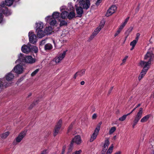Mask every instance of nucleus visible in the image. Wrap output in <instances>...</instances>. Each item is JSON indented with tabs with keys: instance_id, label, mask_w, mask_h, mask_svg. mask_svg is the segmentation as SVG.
Wrapping results in <instances>:
<instances>
[{
	"instance_id": "f257e3e1",
	"label": "nucleus",
	"mask_w": 154,
	"mask_h": 154,
	"mask_svg": "<svg viewBox=\"0 0 154 154\" xmlns=\"http://www.w3.org/2000/svg\"><path fill=\"white\" fill-rule=\"evenodd\" d=\"M154 58V55L151 51H148L144 57V60L146 61H141L140 65L142 66H144L143 68L140 73L138 77V79L140 81L145 76L149 68V66L151 63V61Z\"/></svg>"
},
{
	"instance_id": "f03ea898",
	"label": "nucleus",
	"mask_w": 154,
	"mask_h": 154,
	"mask_svg": "<svg viewBox=\"0 0 154 154\" xmlns=\"http://www.w3.org/2000/svg\"><path fill=\"white\" fill-rule=\"evenodd\" d=\"M14 77V75L11 71L6 74L5 78H0V89L2 90L10 86Z\"/></svg>"
},
{
	"instance_id": "7ed1b4c3",
	"label": "nucleus",
	"mask_w": 154,
	"mask_h": 154,
	"mask_svg": "<svg viewBox=\"0 0 154 154\" xmlns=\"http://www.w3.org/2000/svg\"><path fill=\"white\" fill-rule=\"evenodd\" d=\"M24 60V62L27 63L32 64L35 63V59L32 58L30 56H28L23 58V54H20L18 56V59L16 61L15 63H17L19 61H22Z\"/></svg>"
},
{
	"instance_id": "20e7f679",
	"label": "nucleus",
	"mask_w": 154,
	"mask_h": 154,
	"mask_svg": "<svg viewBox=\"0 0 154 154\" xmlns=\"http://www.w3.org/2000/svg\"><path fill=\"white\" fill-rule=\"evenodd\" d=\"M102 122H100L97 125L94 133L91 136L90 139V142H93L96 139L97 135L98 134V133L100 130V126Z\"/></svg>"
},
{
	"instance_id": "39448f33",
	"label": "nucleus",
	"mask_w": 154,
	"mask_h": 154,
	"mask_svg": "<svg viewBox=\"0 0 154 154\" xmlns=\"http://www.w3.org/2000/svg\"><path fill=\"white\" fill-rule=\"evenodd\" d=\"M26 133V130L21 132L16 138L15 140L13 142L14 144L16 145L18 143L20 142L25 136Z\"/></svg>"
},
{
	"instance_id": "423d86ee",
	"label": "nucleus",
	"mask_w": 154,
	"mask_h": 154,
	"mask_svg": "<svg viewBox=\"0 0 154 154\" xmlns=\"http://www.w3.org/2000/svg\"><path fill=\"white\" fill-rule=\"evenodd\" d=\"M62 124V120L61 119H59L57 122L54 128L53 131V135L56 136L59 132L61 128Z\"/></svg>"
},
{
	"instance_id": "0eeeda50",
	"label": "nucleus",
	"mask_w": 154,
	"mask_h": 154,
	"mask_svg": "<svg viewBox=\"0 0 154 154\" xmlns=\"http://www.w3.org/2000/svg\"><path fill=\"white\" fill-rule=\"evenodd\" d=\"M0 14H2V20H3V16L2 14H6L8 16L10 15L11 13L8 10V9L6 8H2L5 6V4L4 2L1 3L0 5Z\"/></svg>"
},
{
	"instance_id": "6e6552de",
	"label": "nucleus",
	"mask_w": 154,
	"mask_h": 154,
	"mask_svg": "<svg viewBox=\"0 0 154 154\" xmlns=\"http://www.w3.org/2000/svg\"><path fill=\"white\" fill-rule=\"evenodd\" d=\"M104 23H105L103 21L100 23L99 26L94 31V32H93L92 35L90 37V38H91V39H92L94 38V37L103 28Z\"/></svg>"
},
{
	"instance_id": "1a4fd4ad",
	"label": "nucleus",
	"mask_w": 154,
	"mask_h": 154,
	"mask_svg": "<svg viewBox=\"0 0 154 154\" xmlns=\"http://www.w3.org/2000/svg\"><path fill=\"white\" fill-rule=\"evenodd\" d=\"M79 5L82 6L84 9H88L90 6V2L89 0H86L85 2L84 0H80L79 2Z\"/></svg>"
},
{
	"instance_id": "9d476101",
	"label": "nucleus",
	"mask_w": 154,
	"mask_h": 154,
	"mask_svg": "<svg viewBox=\"0 0 154 154\" xmlns=\"http://www.w3.org/2000/svg\"><path fill=\"white\" fill-rule=\"evenodd\" d=\"M28 36L29 41L30 43L35 44L37 42V37L35 35L33 34L32 31H30L29 32Z\"/></svg>"
},
{
	"instance_id": "9b49d317",
	"label": "nucleus",
	"mask_w": 154,
	"mask_h": 154,
	"mask_svg": "<svg viewBox=\"0 0 154 154\" xmlns=\"http://www.w3.org/2000/svg\"><path fill=\"white\" fill-rule=\"evenodd\" d=\"M52 16H48L45 18V21L48 23L50 25L54 26L56 24L57 21Z\"/></svg>"
},
{
	"instance_id": "f8f14e48",
	"label": "nucleus",
	"mask_w": 154,
	"mask_h": 154,
	"mask_svg": "<svg viewBox=\"0 0 154 154\" xmlns=\"http://www.w3.org/2000/svg\"><path fill=\"white\" fill-rule=\"evenodd\" d=\"M67 51V50L63 51L62 53L59 54L57 57H56L55 61L56 63H59L63 60L66 55Z\"/></svg>"
},
{
	"instance_id": "ddd939ff",
	"label": "nucleus",
	"mask_w": 154,
	"mask_h": 154,
	"mask_svg": "<svg viewBox=\"0 0 154 154\" xmlns=\"http://www.w3.org/2000/svg\"><path fill=\"white\" fill-rule=\"evenodd\" d=\"M117 7L115 5H112L107 10L106 14V17H109L114 13L117 9Z\"/></svg>"
},
{
	"instance_id": "4468645a",
	"label": "nucleus",
	"mask_w": 154,
	"mask_h": 154,
	"mask_svg": "<svg viewBox=\"0 0 154 154\" xmlns=\"http://www.w3.org/2000/svg\"><path fill=\"white\" fill-rule=\"evenodd\" d=\"M13 70L16 73L20 74L23 71L24 68H23L22 66L20 65H17L14 67Z\"/></svg>"
},
{
	"instance_id": "2eb2a0df",
	"label": "nucleus",
	"mask_w": 154,
	"mask_h": 154,
	"mask_svg": "<svg viewBox=\"0 0 154 154\" xmlns=\"http://www.w3.org/2000/svg\"><path fill=\"white\" fill-rule=\"evenodd\" d=\"M82 140L79 135H77L74 137L71 142V145H73V143L77 144H80L82 143Z\"/></svg>"
},
{
	"instance_id": "dca6fc26",
	"label": "nucleus",
	"mask_w": 154,
	"mask_h": 154,
	"mask_svg": "<svg viewBox=\"0 0 154 154\" xmlns=\"http://www.w3.org/2000/svg\"><path fill=\"white\" fill-rule=\"evenodd\" d=\"M109 144V139L108 138H106L103 145V148L102 151V154H104L106 151L108 146Z\"/></svg>"
},
{
	"instance_id": "f3484780",
	"label": "nucleus",
	"mask_w": 154,
	"mask_h": 154,
	"mask_svg": "<svg viewBox=\"0 0 154 154\" xmlns=\"http://www.w3.org/2000/svg\"><path fill=\"white\" fill-rule=\"evenodd\" d=\"M30 45H23L21 48L22 51L25 53L27 54L31 51Z\"/></svg>"
},
{
	"instance_id": "a211bd4d",
	"label": "nucleus",
	"mask_w": 154,
	"mask_h": 154,
	"mask_svg": "<svg viewBox=\"0 0 154 154\" xmlns=\"http://www.w3.org/2000/svg\"><path fill=\"white\" fill-rule=\"evenodd\" d=\"M143 113V108H140L135 118V124L137 123L142 117Z\"/></svg>"
},
{
	"instance_id": "6ab92c4d",
	"label": "nucleus",
	"mask_w": 154,
	"mask_h": 154,
	"mask_svg": "<svg viewBox=\"0 0 154 154\" xmlns=\"http://www.w3.org/2000/svg\"><path fill=\"white\" fill-rule=\"evenodd\" d=\"M35 25L36 30H42L43 28L44 24L42 22H39L38 23H36Z\"/></svg>"
},
{
	"instance_id": "aec40b11",
	"label": "nucleus",
	"mask_w": 154,
	"mask_h": 154,
	"mask_svg": "<svg viewBox=\"0 0 154 154\" xmlns=\"http://www.w3.org/2000/svg\"><path fill=\"white\" fill-rule=\"evenodd\" d=\"M36 32L38 37L39 38H41L45 35V32L42 29L36 30Z\"/></svg>"
},
{
	"instance_id": "412c9836",
	"label": "nucleus",
	"mask_w": 154,
	"mask_h": 154,
	"mask_svg": "<svg viewBox=\"0 0 154 154\" xmlns=\"http://www.w3.org/2000/svg\"><path fill=\"white\" fill-rule=\"evenodd\" d=\"M52 32H53V29L51 26L46 27L45 30V33L48 35L52 34Z\"/></svg>"
},
{
	"instance_id": "4be33fe9",
	"label": "nucleus",
	"mask_w": 154,
	"mask_h": 154,
	"mask_svg": "<svg viewBox=\"0 0 154 154\" xmlns=\"http://www.w3.org/2000/svg\"><path fill=\"white\" fill-rule=\"evenodd\" d=\"M76 13L79 17H81L83 13L82 8L80 7H77L76 8Z\"/></svg>"
},
{
	"instance_id": "5701e85b",
	"label": "nucleus",
	"mask_w": 154,
	"mask_h": 154,
	"mask_svg": "<svg viewBox=\"0 0 154 154\" xmlns=\"http://www.w3.org/2000/svg\"><path fill=\"white\" fill-rule=\"evenodd\" d=\"M134 110L135 108L133 109L132 110L130 113H128L127 114L119 118V120L121 121H124L125 119L127 116L130 115Z\"/></svg>"
},
{
	"instance_id": "b1692460",
	"label": "nucleus",
	"mask_w": 154,
	"mask_h": 154,
	"mask_svg": "<svg viewBox=\"0 0 154 154\" xmlns=\"http://www.w3.org/2000/svg\"><path fill=\"white\" fill-rule=\"evenodd\" d=\"M150 117V115H147L143 117L141 120L140 122L142 123H144L146 122Z\"/></svg>"
},
{
	"instance_id": "393cba45",
	"label": "nucleus",
	"mask_w": 154,
	"mask_h": 154,
	"mask_svg": "<svg viewBox=\"0 0 154 154\" xmlns=\"http://www.w3.org/2000/svg\"><path fill=\"white\" fill-rule=\"evenodd\" d=\"M68 14V13L66 11H63L61 14V17L63 19H65L66 17H67Z\"/></svg>"
},
{
	"instance_id": "a878e982",
	"label": "nucleus",
	"mask_w": 154,
	"mask_h": 154,
	"mask_svg": "<svg viewBox=\"0 0 154 154\" xmlns=\"http://www.w3.org/2000/svg\"><path fill=\"white\" fill-rule=\"evenodd\" d=\"M10 133L8 131L0 135V137L3 139H5L8 136Z\"/></svg>"
},
{
	"instance_id": "bb28decb",
	"label": "nucleus",
	"mask_w": 154,
	"mask_h": 154,
	"mask_svg": "<svg viewBox=\"0 0 154 154\" xmlns=\"http://www.w3.org/2000/svg\"><path fill=\"white\" fill-rule=\"evenodd\" d=\"M52 48V45L50 43L47 44L45 46V49L46 51L51 50Z\"/></svg>"
},
{
	"instance_id": "cd10ccee",
	"label": "nucleus",
	"mask_w": 154,
	"mask_h": 154,
	"mask_svg": "<svg viewBox=\"0 0 154 154\" xmlns=\"http://www.w3.org/2000/svg\"><path fill=\"white\" fill-rule=\"evenodd\" d=\"M60 15L59 13L57 12H55L53 13L52 16H50L53 17V18L56 19L59 18L60 16Z\"/></svg>"
},
{
	"instance_id": "c85d7f7f",
	"label": "nucleus",
	"mask_w": 154,
	"mask_h": 154,
	"mask_svg": "<svg viewBox=\"0 0 154 154\" xmlns=\"http://www.w3.org/2000/svg\"><path fill=\"white\" fill-rule=\"evenodd\" d=\"M69 35V32L68 31L64 30L62 31V33L61 35V36L62 37H64L67 36V37Z\"/></svg>"
},
{
	"instance_id": "c756f323",
	"label": "nucleus",
	"mask_w": 154,
	"mask_h": 154,
	"mask_svg": "<svg viewBox=\"0 0 154 154\" xmlns=\"http://www.w3.org/2000/svg\"><path fill=\"white\" fill-rule=\"evenodd\" d=\"M75 13L73 12H71L67 15V17L69 19H71L75 17Z\"/></svg>"
},
{
	"instance_id": "7c9ffc66",
	"label": "nucleus",
	"mask_w": 154,
	"mask_h": 154,
	"mask_svg": "<svg viewBox=\"0 0 154 154\" xmlns=\"http://www.w3.org/2000/svg\"><path fill=\"white\" fill-rule=\"evenodd\" d=\"M85 70L86 69H82L77 72L78 73V74L79 76H82L84 75Z\"/></svg>"
},
{
	"instance_id": "2f4dec72",
	"label": "nucleus",
	"mask_w": 154,
	"mask_h": 154,
	"mask_svg": "<svg viewBox=\"0 0 154 154\" xmlns=\"http://www.w3.org/2000/svg\"><path fill=\"white\" fill-rule=\"evenodd\" d=\"M113 145L112 144L111 145V146L109 147L108 149L107 150L106 152V154H109L112 152L113 150Z\"/></svg>"
},
{
	"instance_id": "473e14b6",
	"label": "nucleus",
	"mask_w": 154,
	"mask_h": 154,
	"mask_svg": "<svg viewBox=\"0 0 154 154\" xmlns=\"http://www.w3.org/2000/svg\"><path fill=\"white\" fill-rule=\"evenodd\" d=\"M31 46V51H34L35 53H37L38 52V48L36 46H32L30 45Z\"/></svg>"
},
{
	"instance_id": "72a5a7b5",
	"label": "nucleus",
	"mask_w": 154,
	"mask_h": 154,
	"mask_svg": "<svg viewBox=\"0 0 154 154\" xmlns=\"http://www.w3.org/2000/svg\"><path fill=\"white\" fill-rule=\"evenodd\" d=\"M116 128L115 127H112L109 130V133L110 134H112L116 130Z\"/></svg>"
},
{
	"instance_id": "f704fd0d",
	"label": "nucleus",
	"mask_w": 154,
	"mask_h": 154,
	"mask_svg": "<svg viewBox=\"0 0 154 154\" xmlns=\"http://www.w3.org/2000/svg\"><path fill=\"white\" fill-rule=\"evenodd\" d=\"M128 57V56H126L122 60V63L120 64V65L122 66L124 65Z\"/></svg>"
},
{
	"instance_id": "c9c22d12",
	"label": "nucleus",
	"mask_w": 154,
	"mask_h": 154,
	"mask_svg": "<svg viewBox=\"0 0 154 154\" xmlns=\"http://www.w3.org/2000/svg\"><path fill=\"white\" fill-rule=\"evenodd\" d=\"M130 45L132 46L131 48L130 49V50H132L135 47V40H134L132 42L130 43Z\"/></svg>"
},
{
	"instance_id": "e433bc0d",
	"label": "nucleus",
	"mask_w": 154,
	"mask_h": 154,
	"mask_svg": "<svg viewBox=\"0 0 154 154\" xmlns=\"http://www.w3.org/2000/svg\"><path fill=\"white\" fill-rule=\"evenodd\" d=\"M129 19V17H128L121 24L124 26H125L128 22V21Z\"/></svg>"
},
{
	"instance_id": "4c0bfd02",
	"label": "nucleus",
	"mask_w": 154,
	"mask_h": 154,
	"mask_svg": "<svg viewBox=\"0 0 154 154\" xmlns=\"http://www.w3.org/2000/svg\"><path fill=\"white\" fill-rule=\"evenodd\" d=\"M67 24V23L65 20L61 21L60 24V26H63L66 25Z\"/></svg>"
},
{
	"instance_id": "58836bf2",
	"label": "nucleus",
	"mask_w": 154,
	"mask_h": 154,
	"mask_svg": "<svg viewBox=\"0 0 154 154\" xmlns=\"http://www.w3.org/2000/svg\"><path fill=\"white\" fill-rule=\"evenodd\" d=\"M73 145H71V143H70V145L68 149V153H70L72 151L73 148Z\"/></svg>"
},
{
	"instance_id": "ea45409f",
	"label": "nucleus",
	"mask_w": 154,
	"mask_h": 154,
	"mask_svg": "<svg viewBox=\"0 0 154 154\" xmlns=\"http://www.w3.org/2000/svg\"><path fill=\"white\" fill-rule=\"evenodd\" d=\"M39 70L38 69H37L35 71H33L31 74V76H33L35 75L38 72Z\"/></svg>"
},
{
	"instance_id": "a19ab883",
	"label": "nucleus",
	"mask_w": 154,
	"mask_h": 154,
	"mask_svg": "<svg viewBox=\"0 0 154 154\" xmlns=\"http://www.w3.org/2000/svg\"><path fill=\"white\" fill-rule=\"evenodd\" d=\"M140 34L138 33L136 34V38H135V44H136L138 41V39L140 36Z\"/></svg>"
},
{
	"instance_id": "79ce46f5",
	"label": "nucleus",
	"mask_w": 154,
	"mask_h": 154,
	"mask_svg": "<svg viewBox=\"0 0 154 154\" xmlns=\"http://www.w3.org/2000/svg\"><path fill=\"white\" fill-rule=\"evenodd\" d=\"M49 150L47 149H45L42 151L41 154H46L48 153Z\"/></svg>"
},
{
	"instance_id": "37998d69",
	"label": "nucleus",
	"mask_w": 154,
	"mask_h": 154,
	"mask_svg": "<svg viewBox=\"0 0 154 154\" xmlns=\"http://www.w3.org/2000/svg\"><path fill=\"white\" fill-rule=\"evenodd\" d=\"M121 31L119 30L118 29L116 32L115 33V35H114V37H116V36H117L121 32Z\"/></svg>"
},
{
	"instance_id": "c03bdc74",
	"label": "nucleus",
	"mask_w": 154,
	"mask_h": 154,
	"mask_svg": "<svg viewBox=\"0 0 154 154\" xmlns=\"http://www.w3.org/2000/svg\"><path fill=\"white\" fill-rule=\"evenodd\" d=\"M82 153V151L79 150L78 151H76L74 152V154H80Z\"/></svg>"
},
{
	"instance_id": "a18cd8bd",
	"label": "nucleus",
	"mask_w": 154,
	"mask_h": 154,
	"mask_svg": "<svg viewBox=\"0 0 154 154\" xmlns=\"http://www.w3.org/2000/svg\"><path fill=\"white\" fill-rule=\"evenodd\" d=\"M73 123H72L69 126L68 129V131H70L72 129L73 125Z\"/></svg>"
},
{
	"instance_id": "49530a36",
	"label": "nucleus",
	"mask_w": 154,
	"mask_h": 154,
	"mask_svg": "<svg viewBox=\"0 0 154 154\" xmlns=\"http://www.w3.org/2000/svg\"><path fill=\"white\" fill-rule=\"evenodd\" d=\"M102 0H97L95 4L96 5L98 6L100 4Z\"/></svg>"
},
{
	"instance_id": "de8ad7c7",
	"label": "nucleus",
	"mask_w": 154,
	"mask_h": 154,
	"mask_svg": "<svg viewBox=\"0 0 154 154\" xmlns=\"http://www.w3.org/2000/svg\"><path fill=\"white\" fill-rule=\"evenodd\" d=\"M66 148V146L65 145H64L63 146V148H62V154H63L64 153L65 151V150Z\"/></svg>"
},
{
	"instance_id": "09e8293b",
	"label": "nucleus",
	"mask_w": 154,
	"mask_h": 154,
	"mask_svg": "<svg viewBox=\"0 0 154 154\" xmlns=\"http://www.w3.org/2000/svg\"><path fill=\"white\" fill-rule=\"evenodd\" d=\"M124 27V26L121 24L118 28V29L121 31Z\"/></svg>"
},
{
	"instance_id": "8fccbe9b",
	"label": "nucleus",
	"mask_w": 154,
	"mask_h": 154,
	"mask_svg": "<svg viewBox=\"0 0 154 154\" xmlns=\"http://www.w3.org/2000/svg\"><path fill=\"white\" fill-rule=\"evenodd\" d=\"M78 76H79L78 74V73L77 72H76L74 75L73 76V78L75 79L76 77Z\"/></svg>"
},
{
	"instance_id": "3c124183",
	"label": "nucleus",
	"mask_w": 154,
	"mask_h": 154,
	"mask_svg": "<svg viewBox=\"0 0 154 154\" xmlns=\"http://www.w3.org/2000/svg\"><path fill=\"white\" fill-rule=\"evenodd\" d=\"M66 8V7L65 6H62L60 8V10L62 11L63 10H65Z\"/></svg>"
},
{
	"instance_id": "603ef678",
	"label": "nucleus",
	"mask_w": 154,
	"mask_h": 154,
	"mask_svg": "<svg viewBox=\"0 0 154 154\" xmlns=\"http://www.w3.org/2000/svg\"><path fill=\"white\" fill-rule=\"evenodd\" d=\"M97 117V115L96 114H93L92 116V118L93 119H95Z\"/></svg>"
},
{
	"instance_id": "864d4df0",
	"label": "nucleus",
	"mask_w": 154,
	"mask_h": 154,
	"mask_svg": "<svg viewBox=\"0 0 154 154\" xmlns=\"http://www.w3.org/2000/svg\"><path fill=\"white\" fill-rule=\"evenodd\" d=\"M2 22V14H0V23Z\"/></svg>"
},
{
	"instance_id": "5fc2aeb1",
	"label": "nucleus",
	"mask_w": 154,
	"mask_h": 154,
	"mask_svg": "<svg viewBox=\"0 0 154 154\" xmlns=\"http://www.w3.org/2000/svg\"><path fill=\"white\" fill-rule=\"evenodd\" d=\"M139 9H140L139 5H138V6L137 7V8H136V11H138L139 10Z\"/></svg>"
},
{
	"instance_id": "6e6d98bb",
	"label": "nucleus",
	"mask_w": 154,
	"mask_h": 154,
	"mask_svg": "<svg viewBox=\"0 0 154 154\" xmlns=\"http://www.w3.org/2000/svg\"><path fill=\"white\" fill-rule=\"evenodd\" d=\"M45 42V40H42L40 44V45L43 44Z\"/></svg>"
},
{
	"instance_id": "4d7b16f0",
	"label": "nucleus",
	"mask_w": 154,
	"mask_h": 154,
	"mask_svg": "<svg viewBox=\"0 0 154 154\" xmlns=\"http://www.w3.org/2000/svg\"><path fill=\"white\" fill-rule=\"evenodd\" d=\"M85 82L84 81H82L81 82L80 84L82 85H83L85 84Z\"/></svg>"
},
{
	"instance_id": "13d9d810",
	"label": "nucleus",
	"mask_w": 154,
	"mask_h": 154,
	"mask_svg": "<svg viewBox=\"0 0 154 154\" xmlns=\"http://www.w3.org/2000/svg\"><path fill=\"white\" fill-rule=\"evenodd\" d=\"M34 104H32L31 105V106H30L29 107V109H31L33 107V106H34Z\"/></svg>"
},
{
	"instance_id": "bf43d9fd",
	"label": "nucleus",
	"mask_w": 154,
	"mask_h": 154,
	"mask_svg": "<svg viewBox=\"0 0 154 154\" xmlns=\"http://www.w3.org/2000/svg\"><path fill=\"white\" fill-rule=\"evenodd\" d=\"M122 152L120 151H119L116 152V154H120Z\"/></svg>"
},
{
	"instance_id": "052dcab7",
	"label": "nucleus",
	"mask_w": 154,
	"mask_h": 154,
	"mask_svg": "<svg viewBox=\"0 0 154 154\" xmlns=\"http://www.w3.org/2000/svg\"><path fill=\"white\" fill-rule=\"evenodd\" d=\"M140 104H139L137 105V106L136 107H135V109L136 108H137V107H138L140 106Z\"/></svg>"
},
{
	"instance_id": "680f3d73",
	"label": "nucleus",
	"mask_w": 154,
	"mask_h": 154,
	"mask_svg": "<svg viewBox=\"0 0 154 154\" xmlns=\"http://www.w3.org/2000/svg\"><path fill=\"white\" fill-rule=\"evenodd\" d=\"M113 89V87H112L111 89L110 90V91H109V93H110L111 92V91Z\"/></svg>"
},
{
	"instance_id": "e2e57ef3",
	"label": "nucleus",
	"mask_w": 154,
	"mask_h": 154,
	"mask_svg": "<svg viewBox=\"0 0 154 154\" xmlns=\"http://www.w3.org/2000/svg\"><path fill=\"white\" fill-rule=\"evenodd\" d=\"M116 136H115L114 137V139H116Z\"/></svg>"
},
{
	"instance_id": "0e129e2a",
	"label": "nucleus",
	"mask_w": 154,
	"mask_h": 154,
	"mask_svg": "<svg viewBox=\"0 0 154 154\" xmlns=\"http://www.w3.org/2000/svg\"><path fill=\"white\" fill-rule=\"evenodd\" d=\"M21 79H22V80H23V78H21Z\"/></svg>"
},
{
	"instance_id": "69168bd1",
	"label": "nucleus",
	"mask_w": 154,
	"mask_h": 154,
	"mask_svg": "<svg viewBox=\"0 0 154 154\" xmlns=\"http://www.w3.org/2000/svg\"><path fill=\"white\" fill-rule=\"evenodd\" d=\"M134 124H133V127L134 126Z\"/></svg>"
},
{
	"instance_id": "338daca9",
	"label": "nucleus",
	"mask_w": 154,
	"mask_h": 154,
	"mask_svg": "<svg viewBox=\"0 0 154 154\" xmlns=\"http://www.w3.org/2000/svg\"><path fill=\"white\" fill-rule=\"evenodd\" d=\"M74 0L75 1V0Z\"/></svg>"
}]
</instances>
